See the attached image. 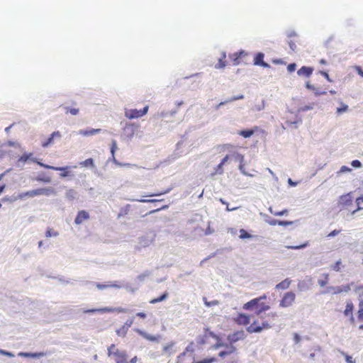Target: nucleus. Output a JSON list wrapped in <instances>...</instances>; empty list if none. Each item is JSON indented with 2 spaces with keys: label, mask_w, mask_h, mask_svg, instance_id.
<instances>
[{
  "label": "nucleus",
  "mask_w": 363,
  "mask_h": 363,
  "mask_svg": "<svg viewBox=\"0 0 363 363\" xmlns=\"http://www.w3.org/2000/svg\"><path fill=\"white\" fill-rule=\"evenodd\" d=\"M223 164L220 162L219 164L217 165V167L215 168V172L211 174L212 176L216 175V174H222L223 173Z\"/></svg>",
  "instance_id": "41"
},
{
  "label": "nucleus",
  "mask_w": 363,
  "mask_h": 363,
  "mask_svg": "<svg viewBox=\"0 0 363 363\" xmlns=\"http://www.w3.org/2000/svg\"><path fill=\"white\" fill-rule=\"evenodd\" d=\"M320 72L328 81H329V82L331 81L330 79L329 74L327 72H325L324 71H320Z\"/></svg>",
  "instance_id": "63"
},
{
  "label": "nucleus",
  "mask_w": 363,
  "mask_h": 363,
  "mask_svg": "<svg viewBox=\"0 0 363 363\" xmlns=\"http://www.w3.org/2000/svg\"><path fill=\"white\" fill-rule=\"evenodd\" d=\"M116 149H117L116 142V140H113V142H112V145H111V155H112V157H113V162H114L116 164H117V165H118V166H121V167H124V166H125V167H130V166L131 165L130 164H129V163L122 164V163L118 162L116 160V158H115V155H115V152H116Z\"/></svg>",
  "instance_id": "21"
},
{
  "label": "nucleus",
  "mask_w": 363,
  "mask_h": 363,
  "mask_svg": "<svg viewBox=\"0 0 363 363\" xmlns=\"http://www.w3.org/2000/svg\"><path fill=\"white\" fill-rule=\"evenodd\" d=\"M288 44H289V48H291V50L292 51H295V50H296V43H295L294 41H293V40H289V41L288 42Z\"/></svg>",
  "instance_id": "56"
},
{
  "label": "nucleus",
  "mask_w": 363,
  "mask_h": 363,
  "mask_svg": "<svg viewBox=\"0 0 363 363\" xmlns=\"http://www.w3.org/2000/svg\"><path fill=\"white\" fill-rule=\"evenodd\" d=\"M329 281V275L328 274H324L323 275V278L318 279V283L320 286H325Z\"/></svg>",
  "instance_id": "36"
},
{
  "label": "nucleus",
  "mask_w": 363,
  "mask_h": 363,
  "mask_svg": "<svg viewBox=\"0 0 363 363\" xmlns=\"http://www.w3.org/2000/svg\"><path fill=\"white\" fill-rule=\"evenodd\" d=\"M296 69V65L295 63H291L287 66V70L289 72H293Z\"/></svg>",
  "instance_id": "52"
},
{
  "label": "nucleus",
  "mask_w": 363,
  "mask_h": 363,
  "mask_svg": "<svg viewBox=\"0 0 363 363\" xmlns=\"http://www.w3.org/2000/svg\"><path fill=\"white\" fill-rule=\"evenodd\" d=\"M33 191H34V197L40 196V195L50 196V195L56 194L55 189L52 187L39 188V189H33Z\"/></svg>",
  "instance_id": "13"
},
{
  "label": "nucleus",
  "mask_w": 363,
  "mask_h": 363,
  "mask_svg": "<svg viewBox=\"0 0 363 363\" xmlns=\"http://www.w3.org/2000/svg\"><path fill=\"white\" fill-rule=\"evenodd\" d=\"M169 191H170V189H167V190L163 191H160V192H157V193H155V194H150L149 196H161V195H163V194H165L168 193Z\"/></svg>",
  "instance_id": "54"
},
{
  "label": "nucleus",
  "mask_w": 363,
  "mask_h": 363,
  "mask_svg": "<svg viewBox=\"0 0 363 363\" xmlns=\"http://www.w3.org/2000/svg\"><path fill=\"white\" fill-rule=\"evenodd\" d=\"M266 298V295L253 298L245 303L243 305L242 308L244 310H255V314L257 315H260L262 313L268 311L270 308V306L268 304L261 302L262 300Z\"/></svg>",
  "instance_id": "4"
},
{
  "label": "nucleus",
  "mask_w": 363,
  "mask_h": 363,
  "mask_svg": "<svg viewBox=\"0 0 363 363\" xmlns=\"http://www.w3.org/2000/svg\"><path fill=\"white\" fill-rule=\"evenodd\" d=\"M57 235H58V233L57 231H55L52 228H48V229L45 232L46 238H50L52 236L56 237Z\"/></svg>",
  "instance_id": "40"
},
{
  "label": "nucleus",
  "mask_w": 363,
  "mask_h": 363,
  "mask_svg": "<svg viewBox=\"0 0 363 363\" xmlns=\"http://www.w3.org/2000/svg\"><path fill=\"white\" fill-rule=\"evenodd\" d=\"M262 319L261 325L257 323V320H254L247 328L246 330L249 333H260L264 330H267L272 328L271 324L268 320H264L263 316H260Z\"/></svg>",
  "instance_id": "5"
},
{
  "label": "nucleus",
  "mask_w": 363,
  "mask_h": 363,
  "mask_svg": "<svg viewBox=\"0 0 363 363\" xmlns=\"http://www.w3.org/2000/svg\"><path fill=\"white\" fill-rule=\"evenodd\" d=\"M136 316L144 319L146 318V314L143 312H138L136 313Z\"/></svg>",
  "instance_id": "64"
},
{
  "label": "nucleus",
  "mask_w": 363,
  "mask_h": 363,
  "mask_svg": "<svg viewBox=\"0 0 363 363\" xmlns=\"http://www.w3.org/2000/svg\"><path fill=\"white\" fill-rule=\"evenodd\" d=\"M351 290V285L350 284H347L345 285H342L340 286H337L335 289L334 293L335 294H340L342 292H348Z\"/></svg>",
  "instance_id": "28"
},
{
  "label": "nucleus",
  "mask_w": 363,
  "mask_h": 363,
  "mask_svg": "<svg viewBox=\"0 0 363 363\" xmlns=\"http://www.w3.org/2000/svg\"><path fill=\"white\" fill-rule=\"evenodd\" d=\"M351 165L354 168H359L362 166V164L359 160H355L351 162Z\"/></svg>",
  "instance_id": "55"
},
{
  "label": "nucleus",
  "mask_w": 363,
  "mask_h": 363,
  "mask_svg": "<svg viewBox=\"0 0 363 363\" xmlns=\"http://www.w3.org/2000/svg\"><path fill=\"white\" fill-rule=\"evenodd\" d=\"M292 224H293L292 221L279 220L278 222V225H281V226H287V225H292Z\"/></svg>",
  "instance_id": "53"
},
{
  "label": "nucleus",
  "mask_w": 363,
  "mask_h": 363,
  "mask_svg": "<svg viewBox=\"0 0 363 363\" xmlns=\"http://www.w3.org/2000/svg\"><path fill=\"white\" fill-rule=\"evenodd\" d=\"M351 169L349 168L347 166H342L340 170V172H350Z\"/></svg>",
  "instance_id": "62"
},
{
  "label": "nucleus",
  "mask_w": 363,
  "mask_h": 363,
  "mask_svg": "<svg viewBox=\"0 0 363 363\" xmlns=\"http://www.w3.org/2000/svg\"><path fill=\"white\" fill-rule=\"evenodd\" d=\"M34 180L38 182H42L45 184H49L52 182L51 177L45 172L39 173L35 178Z\"/></svg>",
  "instance_id": "17"
},
{
  "label": "nucleus",
  "mask_w": 363,
  "mask_h": 363,
  "mask_svg": "<svg viewBox=\"0 0 363 363\" xmlns=\"http://www.w3.org/2000/svg\"><path fill=\"white\" fill-rule=\"evenodd\" d=\"M194 343L190 342L185 350L177 357L176 363H213L216 361L215 357L206 358L201 361H195L191 355L187 354L188 352L193 354L194 352Z\"/></svg>",
  "instance_id": "2"
},
{
  "label": "nucleus",
  "mask_w": 363,
  "mask_h": 363,
  "mask_svg": "<svg viewBox=\"0 0 363 363\" xmlns=\"http://www.w3.org/2000/svg\"><path fill=\"white\" fill-rule=\"evenodd\" d=\"M287 212H288V210L284 209V210L281 211L274 212V215L277 216H283V215L287 213Z\"/></svg>",
  "instance_id": "58"
},
{
  "label": "nucleus",
  "mask_w": 363,
  "mask_h": 363,
  "mask_svg": "<svg viewBox=\"0 0 363 363\" xmlns=\"http://www.w3.org/2000/svg\"><path fill=\"white\" fill-rule=\"evenodd\" d=\"M342 354L345 356V360L347 363H355V361L353 360V359L351 356L348 355L347 354H346L343 352H342Z\"/></svg>",
  "instance_id": "50"
},
{
  "label": "nucleus",
  "mask_w": 363,
  "mask_h": 363,
  "mask_svg": "<svg viewBox=\"0 0 363 363\" xmlns=\"http://www.w3.org/2000/svg\"><path fill=\"white\" fill-rule=\"evenodd\" d=\"M96 286L97 289H100V290H102V289H107V288H120L121 286L117 284L116 283L115 284H96Z\"/></svg>",
  "instance_id": "31"
},
{
  "label": "nucleus",
  "mask_w": 363,
  "mask_h": 363,
  "mask_svg": "<svg viewBox=\"0 0 363 363\" xmlns=\"http://www.w3.org/2000/svg\"><path fill=\"white\" fill-rule=\"evenodd\" d=\"M296 299V294L292 291H289L284 294L280 301L279 306L282 308H288L293 305Z\"/></svg>",
  "instance_id": "9"
},
{
  "label": "nucleus",
  "mask_w": 363,
  "mask_h": 363,
  "mask_svg": "<svg viewBox=\"0 0 363 363\" xmlns=\"http://www.w3.org/2000/svg\"><path fill=\"white\" fill-rule=\"evenodd\" d=\"M356 203H357L358 207H357V209L353 211V213H355L356 211H357L361 209V208L359 207V205L363 203V196L357 198L356 199Z\"/></svg>",
  "instance_id": "48"
},
{
  "label": "nucleus",
  "mask_w": 363,
  "mask_h": 363,
  "mask_svg": "<svg viewBox=\"0 0 363 363\" xmlns=\"http://www.w3.org/2000/svg\"><path fill=\"white\" fill-rule=\"evenodd\" d=\"M211 339H214L216 341V343L211 346V348L212 350H217L222 346H224V343L221 341L220 337L213 333L208 328L205 329L204 333L199 335L196 341L197 345L202 346L210 344Z\"/></svg>",
  "instance_id": "3"
},
{
  "label": "nucleus",
  "mask_w": 363,
  "mask_h": 363,
  "mask_svg": "<svg viewBox=\"0 0 363 363\" xmlns=\"http://www.w3.org/2000/svg\"><path fill=\"white\" fill-rule=\"evenodd\" d=\"M291 284V280L287 278L281 281L280 283H279L278 284H277L276 289L282 290L287 289L290 286Z\"/></svg>",
  "instance_id": "25"
},
{
  "label": "nucleus",
  "mask_w": 363,
  "mask_h": 363,
  "mask_svg": "<svg viewBox=\"0 0 363 363\" xmlns=\"http://www.w3.org/2000/svg\"><path fill=\"white\" fill-rule=\"evenodd\" d=\"M355 70L357 71V72L358 73L359 75H360L362 77H363V69L360 67L356 66Z\"/></svg>",
  "instance_id": "61"
},
{
  "label": "nucleus",
  "mask_w": 363,
  "mask_h": 363,
  "mask_svg": "<svg viewBox=\"0 0 363 363\" xmlns=\"http://www.w3.org/2000/svg\"><path fill=\"white\" fill-rule=\"evenodd\" d=\"M225 58H226V53L225 52H222V56L218 60V63L216 65V67L218 69L220 68H224L225 67Z\"/></svg>",
  "instance_id": "33"
},
{
  "label": "nucleus",
  "mask_w": 363,
  "mask_h": 363,
  "mask_svg": "<svg viewBox=\"0 0 363 363\" xmlns=\"http://www.w3.org/2000/svg\"><path fill=\"white\" fill-rule=\"evenodd\" d=\"M233 321L238 325H247L250 323V317L245 313H239L237 316L233 318Z\"/></svg>",
  "instance_id": "11"
},
{
  "label": "nucleus",
  "mask_w": 363,
  "mask_h": 363,
  "mask_svg": "<svg viewBox=\"0 0 363 363\" xmlns=\"http://www.w3.org/2000/svg\"><path fill=\"white\" fill-rule=\"evenodd\" d=\"M225 350L220 351L218 354V356L221 358H224L228 355H230L235 354L237 351V348L233 345L228 342V344H224Z\"/></svg>",
  "instance_id": "12"
},
{
  "label": "nucleus",
  "mask_w": 363,
  "mask_h": 363,
  "mask_svg": "<svg viewBox=\"0 0 363 363\" xmlns=\"http://www.w3.org/2000/svg\"><path fill=\"white\" fill-rule=\"evenodd\" d=\"M246 55H247V53L245 51L241 50L240 52H236L230 55V58L233 61V64L235 65H237L240 64V59L242 57H244Z\"/></svg>",
  "instance_id": "22"
},
{
  "label": "nucleus",
  "mask_w": 363,
  "mask_h": 363,
  "mask_svg": "<svg viewBox=\"0 0 363 363\" xmlns=\"http://www.w3.org/2000/svg\"><path fill=\"white\" fill-rule=\"evenodd\" d=\"M308 245V242H306L303 244H301L300 245H295V246H287V248L292 249V250H299L301 248H304Z\"/></svg>",
  "instance_id": "45"
},
{
  "label": "nucleus",
  "mask_w": 363,
  "mask_h": 363,
  "mask_svg": "<svg viewBox=\"0 0 363 363\" xmlns=\"http://www.w3.org/2000/svg\"><path fill=\"white\" fill-rule=\"evenodd\" d=\"M125 313L126 309L123 308H112V307H104L101 308H92V309H87L84 310V313Z\"/></svg>",
  "instance_id": "7"
},
{
  "label": "nucleus",
  "mask_w": 363,
  "mask_h": 363,
  "mask_svg": "<svg viewBox=\"0 0 363 363\" xmlns=\"http://www.w3.org/2000/svg\"><path fill=\"white\" fill-rule=\"evenodd\" d=\"M239 233H240L239 238L240 239L243 240V239H248V238H252V235L244 229H240Z\"/></svg>",
  "instance_id": "38"
},
{
  "label": "nucleus",
  "mask_w": 363,
  "mask_h": 363,
  "mask_svg": "<svg viewBox=\"0 0 363 363\" xmlns=\"http://www.w3.org/2000/svg\"><path fill=\"white\" fill-rule=\"evenodd\" d=\"M26 197H30V198L34 197V191H33V190H30V191H28L21 193V194H20L18 196V198L19 199H24Z\"/></svg>",
  "instance_id": "37"
},
{
  "label": "nucleus",
  "mask_w": 363,
  "mask_h": 363,
  "mask_svg": "<svg viewBox=\"0 0 363 363\" xmlns=\"http://www.w3.org/2000/svg\"><path fill=\"white\" fill-rule=\"evenodd\" d=\"M101 129L100 128H91L89 130H82L79 131V133L84 136H89L96 133H101Z\"/></svg>",
  "instance_id": "26"
},
{
  "label": "nucleus",
  "mask_w": 363,
  "mask_h": 363,
  "mask_svg": "<svg viewBox=\"0 0 363 363\" xmlns=\"http://www.w3.org/2000/svg\"><path fill=\"white\" fill-rule=\"evenodd\" d=\"M80 165L84 166V167H93L94 166V160L91 158L86 159L84 161L80 162Z\"/></svg>",
  "instance_id": "39"
},
{
  "label": "nucleus",
  "mask_w": 363,
  "mask_h": 363,
  "mask_svg": "<svg viewBox=\"0 0 363 363\" xmlns=\"http://www.w3.org/2000/svg\"><path fill=\"white\" fill-rule=\"evenodd\" d=\"M128 330L126 328V327L125 328L122 325L116 330V333L118 337H125L128 333Z\"/></svg>",
  "instance_id": "34"
},
{
  "label": "nucleus",
  "mask_w": 363,
  "mask_h": 363,
  "mask_svg": "<svg viewBox=\"0 0 363 363\" xmlns=\"http://www.w3.org/2000/svg\"><path fill=\"white\" fill-rule=\"evenodd\" d=\"M163 352L165 354L171 355L177 352V350L175 349V343L174 342H169L164 345L163 347Z\"/></svg>",
  "instance_id": "23"
},
{
  "label": "nucleus",
  "mask_w": 363,
  "mask_h": 363,
  "mask_svg": "<svg viewBox=\"0 0 363 363\" xmlns=\"http://www.w3.org/2000/svg\"><path fill=\"white\" fill-rule=\"evenodd\" d=\"M107 355L112 357L116 363H137V356L133 357L129 361L125 351L119 350L115 344H111L107 349Z\"/></svg>",
  "instance_id": "1"
},
{
  "label": "nucleus",
  "mask_w": 363,
  "mask_h": 363,
  "mask_svg": "<svg viewBox=\"0 0 363 363\" xmlns=\"http://www.w3.org/2000/svg\"><path fill=\"white\" fill-rule=\"evenodd\" d=\"M352 197L350 194L343 195L340 199V204L342 206H347L352 203Z\"/></svg>",
  "instance_id": "24"
},
{
  "label": "nucleus",
  "mask_w": 363,
  "mask_h": 363,
  "mask_svg": "<svg viewBox=\"0 0 363 363\" xmlns=\"http://www.w3.org/2000/svg\"><path fill=\"white\" fill-rule=\"evenodd\" d=\"M21 355L24 357H40L44 356L43 352L40 353H21Z\"/></svg>",
  "instance_id": "43"
},
{
  "label": "nucleus",
  "mask_w": 363,
  "mask_h": 363,
  "mask_svg": "<svg viewBox=\"0 0 363 363\" xmlns=\"http://www.w3.org/2000/svg\"><path fill=\"white\" fill-rule=\"evenodd\" d=\"M32 155V153H30L29 155L24 154L20 157L19 161L25 162Z\"/></svg>",
  "instance_id": "51"
},
{
  "label": "nucleus",
  "mask_w": 363,
  "mask_h": 363,
  "mask_svg": "<svg viewBox=\"0 0 363 363\" xmlns=\"http://www.w3.org/2000/svg\"><path fill=\"white\" fill-rule=\"evenodd\" d=\"M244 99V96L242 94H240V95L231 97V98L227 99L225 101H221L220 104H218L216 106V108L218 109V108H219L220 106H221L223 105H225L227 103L233 102V101H237V100H239V99Z\"/></svg>",
  "instance_id": "27"
},
{
  "label": "nucleus",
  "mask_w": 363,
  "mask_h": 363,
  "mask_svg": "<svg viewBox=\"0 0 363 363\" xmlns=\"http://www.w3.org/2000/svg\"><path fill=\"white\" fill-rule=\"evenodd\" d=\"M76 191L74 189H69L67 191L66 196L70 199H73L76 196Z\"/></svg>",
  "instance_id": "46"
},
{
  "label": "nucleus",
  "mask_w": 363,
  "mask_h": 363,
  "mask_svg": "<svg viewBox=\"0 0 363 363\" xmlns=\"http://www.w3.org/2000/svg\"><path fill=\"white\" fill-rule=\"evenodd\" d=\"M353 311H354V304L352 301H348L346 303L345 309L343 311V313L345 316L350 317L351 323L354 322V318L353 316Z\"/></svg>",
  "instance_id": "14"
},
{
  "label": "nucleus",
  "mask_w": 363,
  "mask_h": 363,
  "mask_svg": "<svg viewBox=\"0 0 363 363\" xmlns=\"http://www.w3.org/2000/svg\"><path fill=\"white\" fill-rule=\"evenodd\" d=\"M246 337V334L244 330H237L227 336V340L229 343L234 345V344L240 340H243Z\"/></svg>",
  "instance_id": "10"
},
{
  "label": "nucleus",
  "mask_w": 363,
  "mask_h": 363,
  "mask_svg": "<svg viewBox=\"0 0 363 363\" xmlns=\"http://www.w3.org/2000/svg\"><path fill=\"white\" fill-rule=\"evenodd\" d=\"M294 340L296 344H298L300 342L301 337L299 336V335L298 333H294Z\"/></svg>",
  "instance_id": "60"
},
{
  "label": "nucleus",
  "mask_w": 363,
  "mask_h": 363,
  "mask_svg": "<svg viewBox=\"0 0 363 363\" xmlns=\"http://www.w3.org/2000/svg\"><path fill=\"white\" fill-rule=\"evenodd\" d=\"M169 296V294L167 291L164 292L160 296L151 299L150 301V303L151 304H155L157 303L161 302L164 301Z\"/></svg>",
  "instance_id": "29"
},
{
  "label": "nucleus",
  "mask_w": 363,
  "mask_h": 363,
  "mask_svg": "<svg viewBox=\"0 0 363 363\" xmlns=\"http://www.w3.org/2000/svg\"><path fill=\"white\" fill-rule=\"evenodd\" d=\"M342 267V262L340 260L337 261L334 264L331 265V269L335 272H340Z\"/></svg>",
  "instance_id": "44"
},
{
  "label": "nucleus",
  "mask_w": 363,
  "mask_h": 363,
  "mask_svg": "<svg viewBox=\"0 0 363 363\" xmlns=\"http://www.w3.org/2000/svg\"><path fill=\"white\" fill-rule=\"evenodd\" d=\"M349 109V107L347 104L341 102L340 106L337 108L336 113L337 114L340 115L345 112H347Z\"/></svg>",
  "instance_id": "35"
},
{
  "label": "nucleus",
  "mask_w": 363,
  "mask_h": 363,
  "mask_svg": "<svg viewBox=\"0 0 363 363\" xmlns=\"http://www.w3.org/2000/svg\"><path fill=\"white\" fill-rule=\"evenodd\" d=\"M133 322H134V318H129V319H128V320L125 322V323L123 325V327H125V328L126 327V328H127L128 330H129V328H130L131 327V325H133Z\"/></svg>",
  "instance_id": "47"
},
{
  "label": "nucleus",
  "mask_w": 363,
  "mask_h": 363,
  "mask_svg": "<svg viewBox=\"0 0 363 363\" xmlns=\"http://www.w3.org/2000/svg\"><path fill=\"white\" fill-rule=\"evenodd\" d=\"M79 112V108H68V107H66L65 108V113H70L72 115H77Z\"/></svg>",
  "instance_id": "42"
},
{
  "label": "nucleus",
  "mask_w": 363,
  "mask_h": 363,
  "mask_svg": "<svg viewBox=\"0 0 363 363\" xmlns=\"http://www.w3.org/2000/svg\"><path fill=\"white\" fill-rule=\"evenodd\" d=\"M204 303L206 306L208 307H210V306H216V305H218L219 304V301H217V300H214V301H207L206 299L204 301Z\"/></svg>",
  "instance_id": "49"
},
{
  "label": "nucleus",
  "mask_w": 363,
  "mask_h": 363,
  "mask_svg": "<svg viewBox=\"0 0 363 363\" xmlns=\"http://www.w3.org/2000/svg\"><path fill=\"white\" fill-rule=\"evenodd\" d=\"M341 232V230H333L332 232H330L328 235V237H334V236H336L337 235L340 233Z\"/></svg>",
  "instance_id": "57"
},
{
  "label": "nucleus",
  "mask_w": 363,
  "mask_h": 363,
  "mask_svg": "<svg viewBox=\"0 0 363 363\" xmlns=\"http://www.w3.org/2000/svg\"><path fill=\"white\" fill-rule=\"evenodd\" d=\"M89 218V214L87 211L82 210L79 211L77 216L74 219V223L77 225H79L82 223L83 221L88 220Z\"/></svg>",
  "instance_id": "15"
},
{
  "label": "nucleus",
  "mask_w": 363,
  "mask_h": 363,
  "mask_svg": "<svg viewBox=\"0 0 363 363\" xmlns=\"http://www.w3.org/2000/svg\"><path fill=\"white\" fill-rule=\"evenodd\" d=\"M33 161L35 162V160H33ZM36 162L38 165H40V167H43L45 169H53L55 171L62 172L60 174V177H62V178L66 177L69 174L70 167H69V166L58 167L50 166V165L44 164L41 162H39V161H36Z\"/></svg>",
  "instance_id": "8"
},
{
  "label": "nucleus",
  "mask_w": 363,
  "mask_h": 363,
  "mask_svg": "<svg viewBox=\"0 0 363 363\" xmlns=\"http://www.w3.org/2000/svg\"><path fill=\"white\" fill-rule=\"evenodd\" d=\"M0 354L7 357H13V354L12 353L3 350H0Z\"/></svg>",
  "instance_id": "59"
},
{
  "label": "nucleus",
  "mask_w": 363,
  "mask_h": 363,
  "mask_svg": "<svg viewBox=\"0 0 363 363\" xmlns=\"http://www.w3.org/2000/svg\"><path fill=\"white\" fill-rule=\"evenodd\" d=\"M358 307L357 318L359 321H363V298L359 299Z\"/></svg>",
  "instance_id": "30"
},
{
  "label": "nucleus",
  "mask_w": 363,
  "mask_h": 363,
  "mask_svg": "<svg viewBox=\"0 0 363 363\" xmlns=\"http://www.w3.org/2000/svg\"><path fill=\"white\" fill-rule=\"evenodd\" d=\"M136 331L143 338L146 339L147 340L151 341V342H158L160 339V335H152L147 334V333H145L141 330H137Z\"/></svg>",
  "instance_id": "18"
},
{
  "label": "nucleus",
  "mask_w": 363,
  "mask_h": 363,
  "mask_svg": "<svg viewBox=\"0 0 363 363\" xmlns=\"http://www.w3.org/2000/svg\"><path fill=\"white\" fill-rule=\"evenodd\" d=\"M61 138V133L60 131H55L53 132L50 135V137L45 140V141H43L42 143V147H47L48 146L50 145L51 144L53 143L54 142V139L55 138Z\"/></svg>",
  "instance_id": "16"
},
{
  "label": "nucleus",
  "mask_w": 363,
  "mask_h": 363,
  "mask_svg": "<svg viewBox=\"0 0 363 363\" xmlns=\"http://www.w3.org/2000/svg\"><path fill=\"white\" fill-rule=\"evenodd\" d=\"M264 54L259 52L256 55L254 59V65H259L263 67H269V65L264 62Z\"/></svg>",
  "instance_id": "20"
},
{
  "label": "nucleus",
  "mask_w": 363,
  "mask_h": 363,
  "mask_svg": "<svg viewBox=\"0 0 363 363\" xmlns=\"http://www.w3.org/2000/svg\"><path fill=\"white\" fill-rule=\"evenodd\" d=\"M257 130V127H255V130H240L238 134L241 136H242L245 138L251 137L255 132V130Z\"/></svg>",
  "instance_id": "32"
},
{
  "label": "nucleus",
  "mask_w": 363,
  "mask_h": 363,
  "mask_svg": "<svg viewBox=\"0 0 363 363\" xmlns=\"http://www.w3.org/2000/svg\"><path fill=\"white\" fill-rule=\"evenodd\" d=\"M313 72V67L303 66L297 71V74L300 77H309L312 74Z\"/></svg>",
  "instance_id": "19"
},
{
  "label": "nucleus",
  "mask_w": 363,
  "mask_h": 363,
  "mask_svg": "<svg viewBox=\"0 0 363 363\" xmlns=\"http://www.w3.org/2000/svg\"><path fill=\"white\" fill-rule=\"evenodd\" d=\"M149 110V106L147 105L143 109L138 110L135 108L126 109L125 111V116L129 119H135L145 116Z\"/></svg>",
  "instance_id": "6"
}]
</instances>
